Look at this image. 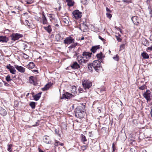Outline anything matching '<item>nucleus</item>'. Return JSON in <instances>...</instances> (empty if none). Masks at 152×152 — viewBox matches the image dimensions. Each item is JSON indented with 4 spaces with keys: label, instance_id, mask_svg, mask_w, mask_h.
<instances>
[{
    "label": "nucleus",
    "instance_id": "f257e3e1",
    "mask_svg": "<svg viewBox=\"0 0 152 152\" xmlns=\"http://www.w3.org/2000/svg\"><path fill=\"white\" fill-rule=\"evenodd\" d=\"M85 106L83 105L77 107L75 110V116L80 118H83L85 115Z\"/></svg>",
    "mask_w": 152,
    "mask_h": 152
},
{
    "label": "nucleus",
    "instance_id": "f03ea898",
    "mask_svg": "<svg viewBox=\"0 0 152 152\" xmlns=\"http://www.w3.org/2000/svg\"><path fill=\"white\" fill-rule=\"evenodd\" d=\"M92 66L95 71L99 72L102 69L101 62L99 60H95L92 63Z\"/></svg>",
    "mask_w": 152,
    "mask_h": 152
},
{
    "label": "nucleus",
    "instance_id": "7ed1b4c3",
    "mask_svg": "<svg viewBox=\"0 0 152 152\" xmlns=\"http://www.w3.org/2000/svg\"><path fill=\"white\" fill-rule=\"evenodd\" d=\"M82 84L85 89H89L92 86V83L87 80H83Z\"/></svg>",
    "mask_w": 152,
    "mask_h": 152
},
{
    "label": "nucleus",
    "instance_id": "20e7f679",
    "mask_svg": "<svg viewBox=\"0 0 152 152\" xmlns=\"http://www.w3.org/2000/svg\"><path fill=\"white\" fill-rule=\"evenodd\" d=\"M11 39L15 41L18 40L19 38L22 37L23 36L22 34L17 33H13L11 35Z\"/></svg>",
    "mask_w": 152,
    "mask_h": 152
},
{
    "label": "nucleus",
    "instance_id": "39448f33",
    "mask_svg": "<svg viewBox=\"0 0 152 152\" xmlns=\"http://www.w3.org/2000/svg\"><path fill=\"white\" fill-rule=\"evenodd\" d=\"M72 14L76 19H78L81 18L82 13L78 10H76L72 12Z\"/></svg>",
    "mask_w": 152,
    "mask_h": 152
},
{
    "label": "nucleus",
    "instance_id": "423d86ee",
    "mask_svg": "<svg viewBox=\"0 0 152 152\" xmlns=\"http://www.w3.org/2000/svg\"><path fill=\"white\" fill-rule=\"evenodd\" d=\"M75 39L69 36L66 37L64 40V44L67 45L70 44L74 42Z\"/></svg>",
    "mask_w": 152,
    "mask_h": 152
},
{
    "label": "nucleus",
    "instance_id": "0eeeda50",
    "mask_svg": "<svg viewBox=\"0 0 152 152\" xmlns=\"http://www.w3.org/2000/svg\"><path fill=\"white\" fill-rule=\"evenodd\" d=\"M29 83L34 85L36 86L38 84L36 77H29Z\"/></svg>",
    "mask_w": 152,
    "mask_h": 152
},
{
    "label": "nucleus",
    "instance_id": "6e6552de",
    "mask_svg": "<svg viewBox=\"0 0 152 152\" xmlns=\"http://www.w3.org/2000/svg\"><path fill=\"white\" fill-rule=\"evenodd\" d=\"M73 95L72 94H70L68 92H66L65 94H63L62 97H60L61 99H69L71 98Z\"/></svg>",
    "mask_w": 152,
    "mask_h": 152
},
{
    "label": "nucleus",
    "instance_id": "1a4fd4ad",
    "mask_svg": "<svg viewBox=\"0 0 152 152\" xmlns=\"http://www.w3.org/2000/svg\"><path fill=\"white\" fill-rule=\"evenodd\" d=\"M150 92V91L149 90H147L146 92H145L143 95V96L147 100V102L150 100L151 99L150 98L151 97V94Z\"/></svg>",
    "mask_w": 152,
    "mask_h": 152
},
{
    "label": "nucleus",
    "instance_id": "9d476101",
    "mask_svg": "<svg viewBox=\"0 0 152 152\" xmlns=\"http://www.w3.org/2000/svg\"><path fill=\"white\" fill-rule=\"evenodd\" d=\"M92 53L84 51L83 53L82 56L84 58L88 59L91 57V55H92Z\"/></svg>",
    "mask_w": 152,
    "mask_h": 152
},
{
    "label": "nucleus",
    "instance_id": "9b49d317",
    "mask_svg": "<svg viewBox=\"0 0 152 152\" xmlns=\"http://www.w3.org/2000/svg\"><path fill=\"white\" fill-rule=\"evenodd\" d=\"M6 67L8 69H9L10 72L12 74H14L15 73L16 70L15 69V66H11L10 64H9V65L6 66Z\"/></svg>",
    "mask_w": 152,
    "mask_h": 152
},
{
    "label": "nucleus",
    "instance_id": "f8f14e48",
    "mask_svg": "<svg viewBox=\"0 0 152 152\" xmlns=\"http://www.w3.org/2000/svg\"><path fill=\"white\" fill-rule=\"evenodd\" d=\"M15 67L19 72L21 73L24 72L25 71V68L21 66L15 65Z\"/></svg>",
    "mask_w": 152,
    "mask_h": 152
},
{
    "label": "nucleus",
    "instance_id": "ddd939ff",
    "mask_svg": "<svg viewBox=\"0 0 152 152\" xmlns=\"http://www.w3.org/2000/svg\"><path fill=\"white\" fill-rule=\"evenodd\" d=\"M86 22H83L80 25V29L82 30L81 28H83V31L84 32H85L87 28H88V26L86 25Z\"/></svg>",
    "mask_w": 152,
    "mask_h": 152
},
{
    "label": "nucleus",
    "instance_id": "4468645a",
    "mask_svg": "<svg viewBox=\"0 0 152 152\" xmlns=\"http://www.w3.org/2000/svg\"><path fill=\"white\" fill-rule=\"evenodd\" d=\"M0 114L3 116H5L7 114V112L6 110L1 107L0 110Z\"/></svg>",
    "mask_w": 152,
    "mask_h": 152
},
{
    "label": "nucleus",
    "instance_id": "2eb2a0df",
    "mask_svg": "<svg viewBox=\"0 0 152 152\" xmlns=\"http://www.w3.org/2000/svg\"><path fill=\"white\" fill-rule=\"evenodd\" d=\"M8 40V38L5 36H0V42H7Z\"/></svg>",
    "mask_w": 152,
    "mask_h": 152
},
{
    "label": "nucleus",
    "instance_id": "dca6fc26",
    "mask_svg": "<svg viewBox=\"0 0 152 152\" xmlns=\"http://www.w3.org/2000/svg\"><path fill=\"white\" fill-rule=\"evenodd\" d=\"M71 67L72 69H78L80 68V65L77 62H75L71 66Z\"/></svg>",
    "mask_w": 152,
    "mask_h": 152
},
{
    "label": "nucleus",
    "instance_id": "f3484780",
    "mask_svg": "<svg viewBox=\"0 0 152 152\" xmlns=\"http://www.w3.org/2000/svg\"><path fill=\"white\" fill-rule=\"evenodd\" d=\"M100 45H97L93 46L91 49V51L93 53H94L96 50L100 48Z\"/></svg>",
    "mask_w": 152,
    "mask_h": 152
},
{
    "label": "nucleus",
    "instance_id": "a211bd4d",
    "mask_svg": "<svg viewBox=\"0 0 152 152\" xmlns=\"http://www.w3.org/2000/svg\"><path fill=\"white\" fill-rule=\"evenodd\" d=\"M41 94L42 92H40L33 96L34 100L36 101H37L39 100V99L41 97Z\"/></svg>",
    "mask_w": 152,
    "mask_h": 152
},
{
    "label": "nucleus",
    "instance_id": "6ab92c4d",
    "mask_svg": "<svg viewBox=\"0 0 152 152\" xmlns=\"http://www.w3.org/2000/svg\"><path fill=\"white\" fill-rule=\"evenodd\" d=\"M51 86V83H48L45 85L44 87L42 88V90L43 91H45L47 90Z\"/></svg>",
    "mask_w": 152,
    "mask_h": 152
},
{
    "label": "nucleus",
    "instance_id": "aec40b11",
    "mask_svg": "<svg viewBox=\"0 0 152 152\" xmlns=\"http://www.w3.org/2000/svg\"><path fill=\"white\" fill-rule=\"evenodd\" d=\"M43 28L49 33H50L52 31L51 26L50 25H48V26H44Z\"/></svg>",
    "mask_w": 152,
    "mask_h": 152
},
{
    "label": "nucleus",
    "instance_id": "412c9836",
    "mask_svg": "<svg viewBox=\"0 0 152 152\" xmlns=\"http://www.w3.org/2000/svg\"><path fill=\"white\" fill-rule=\"evenodd\" d=\"M56 38L57 41H59L63 39V37H61V35L60 34H57L56 35Z\"/></svg>",
    "mask_w": 152,
    "mask_h": 152
},
{
    "label": "nucleus",
    "instance_id": "4be33fe9",
    "mask_svg": "<svg viewBox=\"0 0 152 152\" xmlns=\"http://www.w3.org/2000/svg\"><path fill=\"white\" fill-rule=\"evenodd\" d=\"M66 2L67 3V5L69 7H71L73 5L74 2H72V0H66Z\"/></svg>",
    "mask_w": 152,
    "mask_h": 152
},
{
    "label": "nucleus",
    "instance_id": "5701e85b",
    "mask_svg": "<svg viewBox=\"0 0 152 152\" xmlns=\"http://www.w3.org/2000/svg\"><path fill=\"white\" fill-rule=\"evenodd\" d=\"M44 141L46 143H49L50 142V141L49 140V137L48 136H45L43 139Z\"/></svg>",
    "mask_w": 152,
    "mask_h": 152
},
{
    "label": "nucleus",
    "instance_id": "b1692460",
    "mask_svg": "<svg viewBox=\"0 0 152 152\" xmlns=\"http://www.w3.org/2000/svg\"><path fill=\"white\" fill-rule=\"evenodd\" d=\"M20 47L21 49L25 50L27 47V45L26 43H22L20 44Z\"/></svg>",
    "mask_w": 152,
    "mask_h": 152
},
{
    "label": "nucleus",
    "instance_id": "393cba45",
    "mask_svg": "<svg viewBox=\"0 0 152 152\" xmlns=\"http://www.w3.org/2000/svg\"><path fill=\"white\" fill-rule=\"evenodd\" d=\"M141 55L143 58L145 59L148 58L149 57V56L145 52H144L142 53Z\"/></svg>",
    "mask_w": 152,
    "mask_h": 152
},
{
    "label": "nucleus",
    "instance_id": "a878e982",
    "mask_svg": "<svg viewBox=\"0 0 152 152\" xmlns=\"http://www.w3.org/2000/svg\"><path fill=\"white\" fill-rule=\"evenodd\" d=\"M34 63L32 62H30L29 64H28L27 65V66L28 68L31 69H32L34 68Z\"/></svg>",
    "mask_w": 152,
    "mask_h": 152
},
{
    "label": "nucleus",
    "instance_id": "bb28decb",
    "mask_svg": "<svg viewBox=\"0 0 152 152\" xmlns=\"http://www.w3.org/2000/svg\"><path fill=\"white\" fill-rule=\"evenodd\" d=\"M142 43L144 45L146 46H148L149 45L148 41L145 39L142 40Z\"/></svg>",
    "mask_w": 152,
    "mask_h": 152
},
{
    "label": "nucleus",
    "instance_id": "cd10ccee",
    "mask_svg": "<svg viewBox=\"0 0 152 152\" xmlns=\"http://www.w3.org/2000/svg\"><path fill=\"white\" fill-rule=\"evenodd\" d=\"M83 57V56H78L77 57V59L78 61H80L81 62H82L83 61L84 62H85L86 60Z\"/></svg>",
    "mask_w": 152,
    "mask_h": 152
},
{
    "label": "nucleus",
    "instance_id": "c85d7f7f",
    "mask_svg": "<svg viewBox=\"0 0 152 152\" xmlns=\"http://www.w3.org/2000/svg\"><path fill=\"white\" fill-rule=\"evenodd\" d=\"M96 56L99 60H101L102 57V53L100 52V53L97 54L96 55Z\"/></svg>",
    "mask_w": 152,
    "mask_h": 152
},
{
    "label": "nucleus",
    "instance_id": "c756f323",
    "mask_svg": "<svg viewBox=\"0 0 152 152\" xmlns=\"http://www.w3.org/2000/svg\"><path fill=\"white\" fill-rule=\"evenodd\" d=\"M36 103L34 102H31L29 104L30 106L31 107L32 109H34L35 107Z\"/></svg>",
    "mask_w": 152,
    "mask_h": 152
},
{
    "label": "nucleus",
    "instance_id": "7c9ffc66",
    "mask_svg": "<svg viewBox=\"0 0 152 152\" xmlns=\"http://www.w3.org/2000/svg\"><path fill=\"white\" fill-rule=\"evenodd\" d=\"M42 23L43 24H45L47 23V20L45 16L42 17Z\"/></svg>",
    "mask_w": 152,
    "mask_h": 152
},
{
    "label": "nucleus",
    "instance_id": "2f4dec72",
    "mask_svg": "<svg viewBox=\"0 0 152 152\" xmlns=\"http://www.w3.org/2000/svg\"><path fill=\"white\" fill-rule=\"evenodd\" d=\"M81 140L82 142H84L87 141L86 137L83 134L81 135Z\"/></svg>",
    "mask_w": 152,
    "mask_h": 152
},
{
    "label": "nucleus",
    "instance_id": "473e14b6",
    "mask_svg": "<svg viewBox=\"0 0 152 152\" xmlns=\"http://www.w3.org/2000/svg\"><path fill=\"white\" fill-rule=\"evenodd\" d=\"M145 85L144 84L143 85L141 86H138V88L139 89L141 90H143L145 88Z\"/></svg>",
    "mask_w": 152,
    "mask_h": 152
},
{
    "label": "nucleus",
    "instance_id": "72a5a7b5",
    "mask_svg": "<svg viewBox=\"0 0 152 152\" xmlns=\"http://www.w3.org/2000/svg\"><path fill=\"white\" fill-rule=\"evenodd\" d=\"M113 58L114 60L118 61L119 60V56L118 55H116L113 57Z\"/></svg>",
    "mask_w": 152,
    "mask_h": 152
},
{
    "label": "nucleus",
    "instance_id": "f704fd0d",
    "mask_svg": "<svg viewBox=\"0 0 152 152\" xmlns=\"http://www.w3.org/2000/svg\"><path fill=\"white\" fill-rule=\"evenodd\" d=\"M111 12H107L106 13V15L107 17L109 19H110L112 16V15L110 14Z\"/></svg>",
    "mask_w": 152,
    "mask_h": 152
},
{
    "label": "nucleus",
    "instance_id": "c9c22d12",
    "mask_svg": "<svg viewBox=\"0 0 152 152\" xmlns=\"http://www.w3.org/2000/svg\"><path fill=\"white\" fill-rule=\"evenodd\" d=\"M92 64H88V69L92 71Z\"/></svg>",
    "mask_w": 152,
    "mask_h": 152
},
{
    "label": "nucleus",
    "instance_id": "e433bc0d",
    "mask_svg": "<svg viewBox=\"0 0 152 152\" xmlns=\"http://www.w3.org/2000/svg\"><path fill=\"white\" fill-rule=\"evenodd\" d=\"M137 18L136 17L133 16V17H132L131 18V20H132V21H133V22L134 23H136V22L135 21V20H137Z\"/></svg>",
    "mask_w": 152,
    "mask_h": 152
},
{
    "label": "nucleus",
    "instance_id": "4c0bfd02",
    "mask_svg": "<svg viewBox=\"0 0 152 152\" xmlns=\"http://www.w3.org/2000/svg\"><path fill=\"white\" fill-rule=\"evenodd\" d=\"M10 77H6V79L7 81L9 82L12 79Z\"/></svg>",
    "mask_w": 152,
    "mask_h": 152
},
{
    "label": "nucleus",
    "instance_id": "58836bf2",
    "mask_svg": "<svg viewBox=\"0 0 152 152\" xmlns=\"http://www.w3.org/2000/svg\"><path fill=\"white\" fill-rule=\"evenodd\" d=\"M55 132L56 134L58 135L60 137H61L59 133V131L58 129H56L55 130Z\"/></svg>",
    "mask_w": 152,
    "mask_h": 152
},
{
    "label": "nucleus",
    "instance_id": "ea45409f",
    "mask_svg": "<svg viewBox=\"0 0 152 152\" xmlns=\"http://www.w3.org/2000/svg\"><path fill=\"white\" fill-rule=\"evenodd\" d=\"M55 143H54V145L55 146H57L59 145L60 142L56 140H55Z\"/></svg>",
    "mask_w": 152,
    "mask_h": 152
},
{
    "label": "nucleus",
    "instance_id": "a19ab883",
    "mask_svg": "<svg viewBox=\"0 0 152 152\" xmlns=\"http://www.w3.org/2000/svg\"><path fill=\"white\" fill-rule=\"evenodd\" d=\"M61 129L66 130L67 129V126L66 124H64L63 126L62 125L61 126Z\"/></svg>",
    "mask_w": 152,
    "mask_h": 152
},
{
    "label": "nucleus",
    "instance_id": "79ce46f5",
    "mask_svg": "<svg viewBox=\"0 0 152 152\" xmlns=\"http://www.w3.org/2000/svg\"><path fill=\"white\" fill-rule=\"evenodd\" d=\"M27 4H31L33 2V1L32 0H28L26 1Z\"/></svg>",
    "mask_w": 152,
    "mask_h": 152
},
{
    "label": "nucleus",
    "instance_id": "37998d69",
    "mask_svg": "<svg viewBox=\"0 0 152 152\" xmlns=\"http://www.w3.org/2000/svg\"><path fill=\"white\" fill-rule=\"evenodd\" d=\"M12 145H11L10 144V145H9L8 146L7 150L8 151H9L10 152L11 151L10 149L12 147Z\"/></svg>",
    "mask_w": 152,
    "mask_h": 152
},
{
    "label": "nucleus",
    "instance_id": "c03bdc74",
    "mask_svg": "<svg viewBox=\"0 0 152 152\" xmlns=\"http://www.w3.org/2000/svg\"><path fill=\"white\" fill-rule=\"evenodd\" d=\"M125 46L124 44L121 45L120 46V47L121 48V49H124L125 48Z\"/></svg>",
    "mask_w": 152,
    "mask_h": 152
},
{
    "label": "nucleus",
    "instance_id": "a18cd8bd",
    "mask_svg": "<svg viewBox=\"0 0 152 152\" xmlns=\"http://www.w3.org/2000/svg\"><path fill=\"white\" fill-rule=\"evenodd\" d=\"M115 37H116V38L117 41L118 42H121L122 39H121V38H120V37H118L117 36H115Z\"/></svg>",
    "mask_w": 152,
    "mask_h": 152
},
{
    "label": "nucleus",
    "instance_id": "49530a36",
    "mask_svg": "<svg viewBox=\"0 0 152 152\" xmlns=\"http://www.w3.org/2000/svg\"><path fill=\"white\" fill-rule=\"evenodd\" d=\"M87 148V146L86 145H83L81 147V149L83 151H84Z\"/></svg>",
    "mask_w": 152,
    "mask_h": 152
},
{
    "label": "nucleus",
    "instance_id": "de8ad7c7",
    "mask_svg": "<svg viewBox=\"0 0 152 152\" xmlns=\"http://www.w3.org/2000/svg\"><path fill=\"white\" fill-rule=\"evenodd\" d=\"M77 45V42L74 43V44H72L71 45L73 48H75Z\"/></svg>",
    "mask_w": 152,
    "mask_h": 152
},
{
    "label": "nucleus",
    "instance_id": "09e8293b",
    "mask_svg": "<svg viewBox=\"0 0 152 152\" xmlns=\"http://www.w3.org/2000/svg\"><path fill=\"white\" fill-rule=\"evenodd\" d=\"M112 148H113V151L112 152H114L115 150V147L114 146V143H113L112 144Z\"/></svg>",
    "mask_w": 152,
    "mask_h": 152
},
{
    "label": "nucleus",
    "instance_id": "8fccbe9b",
    "mask_svg": "<svg viewBox=\"0 0 152 152\" xmlns=\"http://www.w3.org/2000/svg\"><path fill=\"white\" fill-rule=\"evenodd\" d=\"M106 10L107 12H111V11L107 7H106Z\"/></svg>",
    "mask_w": 152,
    "mask_h": 152
},
{
    "label": "nucleus",
    "instance_id": "3c124183",
    "mask_svg": "<svg viewBox=\"0 0 152 152\" xmlns=\"http://www.w3.org/2000/svg\"><path fill=\"white\" fill-rule=\"evenodd\" d=\"M24 16H25L27 18H28L29 16V15H28V13L27 12H25V13H24Z\"/></svg>",
    "mask_w": 152,
    "mask_h": 152
},
{
    "label": "nucleus",
    "instance_id": "603ef678",
    "mask_svg": "<svg viewBox=\"0 0 152 152\" xmlns=\"http://www.w3.org/2000/svg\"><path fill=\"white\" fill-rule=\"evenodd\" d=\"M23 55H25V56H24V57L25 58H28L29 56H27L26 54L23 53Z\"/></svg>",
    "mask_w": 152,
    "mask_h": 152
},
{
    "label": "nucleus",
    "instance_id": "864d4df0",
    "mask_svg": "<svg viewBox=\"0 0 152 152\" xmlns=\"http://www.w3.org/2000/svg\"><path fill=\"white\" fill-rule=\"evenodd\" d=\"M35 19L38 21H39L40 19V18L38 16H36Z\"/></svg>",
    "mask_w": 152,
    "mask_h": 152
},
{
    "label": "nucleus",
    "instance_id": "5fc2aeb1",
    "mask_svg": "<svg viewBox=\"0 0 152 152\" xmlns=\"http://www.w3.org/2000/svg\"><path fill=\"white\" fill-rule=\"evenodd\" d=\"M25 23L28 26H30V25H28V23L29 24H30L28 20H25Z\"/></svg>",
    "mask_w": 152,
    "mask_h": 152
},
{
    "label": "nucleus",
    "instance_id": "6e6d98bb",
    "mask_svg": "<svg viewBox=\"0 0 152 152\" xmlns=\"http://www.w3.org/2000/svg\"><path fill=\"white\" fill-rule=\"evenodd\" d=\"M147 49L151 51L152 50V45L150 47H148Z\"/></svg>",
    "mask_w": 152,
    "mask_h": 152
},
{
    "label": "nucleus",
    "instance_id": "4d7b16f0",
    "mask_svg": "<svg viewBox=\"0 0 152 152\" xmlns=\"http://www.w3.org/2000/svg\"><path fill=\"white\" fill-rule=\"evenodd\" d=\"M39 125V124H38V123L37 122H36V124L33 125V126H38Z\"/></svg>",
    "mask_w": 152,
    "mask_h": 152
},
{
    "label": "nucleus",
    "instance_id": "13d9d810",
    "mask_svg": "<svg viewBox=\"0 0 152 152\" xmlns=\"http://www.w3.org/2000/svg\"><path fill=\"white\" fill-rule=\"evenodd\" d=\"M4 84L6 86H10V84H8L7 83H6V82H5V83L4 82Z\"/></svg>",
    "mask_w": 152,
    "mask_h": 152
},
{
    "label": "nucleus",
    "instance_id": "bf43d9fd",
    "mask_svg": "<svg viewBox=\"0 0 152 152\" xmlns=\"http://www.w3.org/2000/svg\"><path fill=\"white\" fill-rule=\"evenodd\" d=\"M99 39H100L101 40H102V41H103L104 40V39L100 36H99Z\"/></svg>",
    "mask_w": 152,
    "mask_h": 152
},
{
    "label": "nucleus",
    "instance_id": "052dcab7",
    "mask_svg": "<svg viewBox=\"0 0 152 152\" xmlns=\"http://www.w3.org/2000/svg\"><path fill=\"white\" fill-rule=\"evenodd\" d=\"M130 151L131 152H135V151L133 148H131Z\"/></svg>",
    "mask_w": 152,
    "mask_h": 152
},
{
    "label": "nucleus",
    "instance_id": "680f3d73",
    "mask_svg": "<svg viewBox=\"0 0 152 152\" xmlns=\"http://www.w3.org/2000/svg\"><path fill=\"white\" fill-rule=\"evenodd\" d=\"M38 150L39 152H44L43 151H42L40 148H39Z\"/></svg>",
    "mask_w": 152,
    "mask_h": 152
},
{
    "label": "nucleus",
    "instance_id": "e2e57ef3",
    "mask_svg": "<svg viewBox=\"0 0 152 152\" xmlns=\"http://www.w3.org/2000/svg\"><path fill=\"white\" fill-rule=\"evenodd\" d=\"M78 89L80 92H82L83 91V89L81 88H79Z\"/></svg>",
    "mask_w": 152,
    "mask_h": 152
},
{
    "label": "nucleus",
    "instance_id": "0e129e2a",
    "mask_svg": "<svg viewBox=\"0 0 152 152\" xmlns=\"http://www.w3.org/2000/svg\"><path fill=\"white\" fill-rule=\"evenodd\" d=\"M3 86V83L1 82H0V87H2Z\"/></svg>",
    "mask_w": 152,
    "mask_h": 152
},
{
    "label": "nucleus",
    "instance_id": "69168bd1",
    "mask_svg": "<svg viewBox=\"0 0 152 152\" xmlns=\"http://www.w3.org/2000/svg\"><path fill=\"white\" fill-rule=\"evenodd\" d=\"M59 145H60L61 146H62L64 145V144L62 143H60H60L59 144Z\"/></svg>",
    "mask_w": 152,
    "mask_h": 152
},
{
    "label": "nucleus",
    "instance_id": "338daca9",
    "mask_svg": "<svg viewBox=\"0 0 152 152\" xmlns=\"http://www.w3.org/2000/svg\"><path fill=\"white\" fill-rule=\"evenodd\" d=\"M55 26L56 27H59V25L57 24H55Z\"/></svg>",
    "mask_w": 152,
    "mask_h": 152
},
{
    "label": "nucleus",
    "instance_id": "774afa93",
    "mask_svg": "<svg viewBox=\"0 0 152 152\" xmlns=\"http://www.w3.org/2000/svg\"><path fill=\"white\" fill-rule=\"evenodd\" d=\"M150 40L152 41V35L150 36Z\"/></svg>",
    "mask_w": 152,
    "mask_h": 152
}]
</instances>
